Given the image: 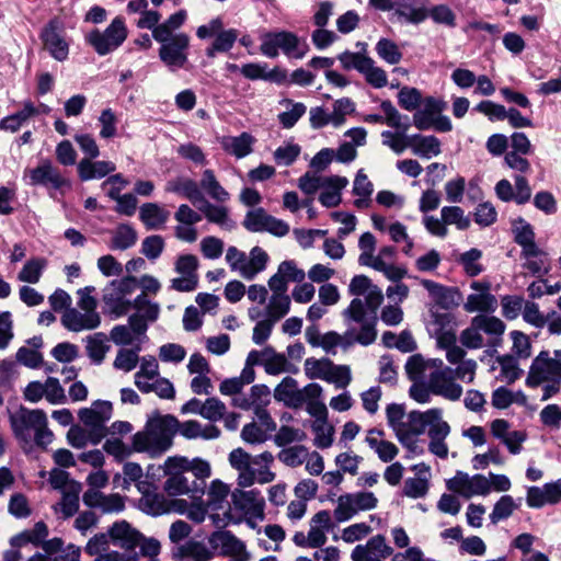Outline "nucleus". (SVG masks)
Here are the masks:
<instances>
[{
  "label": "nucleus",
  "instance_id": "f257e3e1",
  "mask_svg": "<svg viewBox=\"0 0 561 561\" xmlns=\"http://www.w3.org/2000/svg\"><path fill=\"white\" fill-rule=\"evenodd\" d=\"M179 420L171 415H154L148 419L142 431L133 436V449L157 458L167 453L173 444Z\"/></svg>",
  "mask_w": 561,
  "mask_h": 561
},
{
  "label": "nucleus",
  "instance_id": "f03ea898",
  "mask_svg": "<svg viewBox=\"0 0 561 561\" xmlns=\"http://www.w3.org/2000/svg\"><path fill=\"white\" fill-rule=\"evenodd\" d=\"M10 423L15 437L30 445L45 448L53 442L54 434L47 427V416L42 410L20 408L10 415Z\"/></svg>",
  "mask_w": 561,
  "mask_h": 561
},
{
  "label": "nucleus",
  "instance_id": "7ed1b4c3",
  "mask_svg": "<svg viewBox=\"0 0 561 561\" xmlns=\"http://www.w3.org/2000/svg\"><path fill=\"white\" fill-rule=\"evenodd\" d=\"M365 314L364 302L360 298H354L342 312L348 328L343 334H340L339 346L347 350L355 343L367 346L376 341L375 320H366Z\"/></svg>",
  "mask_w": 561,
  "mask_h": 561
},
{
  "label": "nucleus",
  "instance_id": "20e7f679",
  "mask_svg": "<svg viewBox=\"0 0 561 561\" xmlns=\"http://www.w3.org/2000/svg\"><path fill=\"white\" fill-rule=\"evenodd\" d=\"M95 290L87 286L77 290L79 296L78 309L71 308L62 312L61 324L71 332L90 331L100 327L101 316L96 311L98 300L91 296Z\"/></svg>",
  "mask_w": 561,
  "mask_h": 561
},
{
  "label": "nucleus",
  "instance_id": "39448f33",
  "mask_svg": "<svg viewBox=\"0 0 561 561\" xmlns=\"http://www.w3.org/2000/svg\"><path fill=\"white\" fill-rule=\"evenodd\" d=\"M184 467H187V459L184 457H168L163 465L164 473L168 476L163 483V490L170 496H178L192 493L193 496L204 494L206 484L191 481L185 474Z\"/></svg>",
  "mask_w": 561,
  "mask_h": 561
},
{
  "label": "nucleus",
  "instance_id": "423d86ee",
  "mask_svg": "<svg viewBox=\"0 0 561 561\" xmlns=\"http://www.w3.org/2000/svg\"><path fill=\"white\" fill-rule=\"evenodd\" d=\"M138 491L141 496L138 501V507L141 512L151 515L160 516L171 512L183 513L186 506L184 500H168L162 493L157 491L148 481L137 483Z\"/></svg>",
  "mask_w": 561,
  "mask_h": 561
},
{
  "label": "nucleus",
  "instance_id": "0eeeda50",
  "mask_svg": "<svg viewBox=\"0 0 561 561\" xmlns=\"http://www.w3.org/2000/svg\"><path fill=\"white\" fill-rule=\"evenodd\" d=\"M127 34L124 19L116 16L104 31L94 28L88 33L85 42L98 55L105 56L116 50L125 42Z\"/></svg>",
  "mask_w": 561,
  "mask_h": 561
},
{
  "label": "nucleus",
  "instance_id": "6e6552de",
  "mask_svg": "<svg viewBox=\"0 0 561 561\" xmlns=\"http://www.w3.org/2000/svg\"><path fill=\"white\" fill-rule=\"evenodd\" d=\"M279 49L290 58L301 59L308 50V45L300 42L298 36L291 32L282 31L266 34L261 44L262 54L275 58L278 56Z\"/></svg>",
  "mask_w": 561,
  "mask_h": 561
},
{
  "label": "nucleus",
  "instance_id": "1a4fd4ad",
  "mask_svg": "<svg viewBox=\"0 0 561 561\" xmlns=\"http://www.w3.org/2000/svg\"><path fill=\"white\" fill-rule=\"evenodd\" d=\"M159 48V58L171 70L184 68L187 64V49L190 47V36L185 33H175L174 36H168Z\"/></svg>",
  "mask_w": 561,
  "mask_h": 561
},
{
  "label": "nucleus",
  "instance_id": "9d476101",
  "mask_svg": "<svg viewBox=\"0 0 561 561\" xmlns=\"http://www.w3.org/2000/svg\"><path fill=\"white\" fill-rule=\"evenodd\" d=\"M561 379V363L552 360L548 351H541L529 367L526 385L530 388L541 386L546 381Z\"/></svg>",
  "mask_w": 561,
  "mask_h": 561
},
{
  "label": "nucleus",
  "instance_id": "9b49d317",
  "mask_svg": "<svg viewBox=\"0 0 561 561\" xmlns=\"http://www.w3.org/2000/svg\"><path fill=\"white\" fill-rule=\"evenodd\" d=\"M428 414L431 415L426 421V427H428L427 435L430 437L428 450L444 459L448 455V446L445 439L450 433V426L443 420V411L440 409H430Z\"/></svg>",
  "mask_w": 561,
  "mask_h": 561
},
{
  "label": "nucleus",
  "instance_id": "f8f14e48",
  "mask_svg": "<svg viewBox=\"0 0 561 561\" xmlns=\"http://www.w3.org/2000/svg\"><path fill=\"white\" fill-rule=\"evenodd\" d=\"M199 262L194 254L179 255L174 263V271L180 274L171 280V288L180 293H190L197 288Z\"/></svg>",
  "mask_w": 561,
  "mask_h": 561
},
{
  "label": "nucleus",
  "instance_id": "ddd939ff",
  "mask_svg": "<svg viewBox=\"0 0 561 561\" xmlns=\"http://www.w3.org/2000/svg\"><path fill=\"white\" fill-rule=\"evenodd\" d=\"M64 23L58 19H51L42 30L41 39L44 48L57 61H64L69 55V44L64 36Z\"/></svg>",
  "mask_w": 561,
  "mask_h": 561
},
{
  "label": "nucleus",
  "instance_id": "4468645a",
  "mask_svg": "<svg viewBox=\"0 0 561 561\" xmlns=\"http://www.w3.org/2000/svg\"><path fill=\"white\" fill-rule=\"evenodd\" d=\"M447 489L470 499L474 495H488L491 492V483L482 474L469 477L468 473L458 471L454 478L447 481Z\"/></svg>",
  "mask_w": 561,
  "mask_h": 561
},
{
  "label": "nucleus",
  "instance_id": "2eb2a0df",
  "mask_svg": "<svg viewBox=\"0 0 561 561\" xmlns=\"http://www.w3.org/2000/svg\"><path fill=\"white\" fill-rule=\"evenodd\" d=\"M428 416H431L428 410L425 412L414 410L408 413L402 427L396 436L399 443L414 453L417 448L416 438L425 432Z\"/></svg>",
  "mask_w": 561,
  "mask_h": 561
},
{
  "label": "nucleus",
  "instance_id": "dca6fc26",
  "mask_svg": "<svg viewBox=\"0 0 561 561\" xmlns=\"http://www.w3.org/2000/svg\"><path fill=\"white\" fill-rule=\"evenodd\" d=\"M455 376L450 367L431 373L428 387L432 393L442 396L450 401H457L462 394V387L454 381Z\"/></svg>",
  "mask_w": 561,
  "mask_h": 561
},
{
  "label": "nucleus",
  "instance_id": "f3484780",
  "mask_svg": "<svg viewBox=\"0 0 561 561\" xmlns=\"http://www.w3.org/2000/svg\"><path fill=\"white\" fill-rule=\"evenodd\" d=\"M209 542L215 549H219L221 554L231 558V561L250 560V553L247 551L244 542L231 531H216L210 536Z\"/></svg>",
  "mask_w": 561,
  "mask_h": 561
},
{
  "label": "nucleus",
  "instance_id": "a211bd4d",
  "mask_svg": "<svg viewBox=\"0 0 561 561\" xmlns=\"http://www.w3.org/2000/svg\"><path fill=\"white\" fill-rule=\"evenodd\" d=\"M471 289L476 293L468 295L463 309L467 312H494L497 308V300L491 294V284L489 282H472Z\"/></svg>",
  "mask_w": 561,
  "mask_h": 561
},
{
  "label": "nucleus",
  "instance_id": "6ab92c4d",
  "mask_svg": "<svg viewBox=\"0 0 561 561\" xmlns=\"http://www.w3.org/2000/svg\"><path fill=\"white\" fill-rule=\"evenodd\" d=\"M233 508L251 518H263L264 499L256 490H234L231 494Z\"/></svg>",
  "mask_w": 561,
  "mask_h": 561
},
{
  "label": "nucleus",
  "instance_id": "aec40b11",
  "mask_svg": "<svg viewBox=\"0 0 561 561\" xmlns=\"http://www.w3.org/2000/svg\"><path fill=\"white\" fill-rule=\"evenodd\" d=\"M421 284L443 309L458 307L461 302V293L456 287H446L431 279H422Z\"/></svg>",
  "mask_w": 561,
  "mask_h": 561
},
{
  "label": "nucleus",
  "instance_id": "412c9836",
  "mask_svg": "<svg viewBox=\"0 0 561 561\" xmlns=\"http://www.w3.org/2000/svg\"><path fill=\"white\" fill-rule=\"evenodd\" d=\"M393 553V549L386 542L383 535L371 537L366 545H357L352 553V561H364L367 558L386 559Z\"/></svg>",
  "mask_w": 561,
  "mask_h": 561
},
{
  "label": "nucleus",
  "instance_id": "4be33fe9",
  "mask_svg": "<svg viewBox=\"0 0 561 561\" xmlns=\"http://www.w3.org/2000/svg\"><path fill=\"white\" fill-rule=\"evenodd\" d=\"M447 104L440 99L427 96L422 101L421 106L413 114V125L419 130L431 129L432 121L440 113L444 112Z\"/></svg>",
  "mask_w": 561,
  "mask_h": 561
},
{
  "label": "nucleus",
  "instance_id": "5701e85b",
  "mask_svg": "<svg viewBox=\"0 0 561 561\" xmlns=\"http://www.w3.org/2000/svg\"><path fill=\"white\" fill-rule=\"evenodd\" d=\"M108 536L115 546L127 551L134 550L142 540V535L126 520L114 523L108 529Z\"/></svg>",
  "mask_w": 561,
  "mask_h": 561
},
{
  "label": "nucleus",
  "instance_id": "b1692460",
  "mask_svg": "<svg viewBox=\"0 0 561 561\" xmlns=\"http://www.w3.org/2000/svg\"><path fill=\"white\" fill-rule=\"evenodd\" d=\"M347 184L348 181L344 176H322L311 172L305 173L298 180V187L307 195H312L319 188H324L327 186H336L337 188H344Z\"/></svg>",
  "mask_w": 561,
  "mask_h": 561
},
{
  "label": "nucleus",
  "instance_id": "393cba45",
  "mask_svg": "<svg viewBox=\"0 0 561 561\" xmlns=\"http://www.w3.org/2000/svg\"><path fill=\"white\" fill-rule=\"evenodd\" d=\"M427 4V0H401L394 15L407 23L420 24L428 18Z\"/></svg>",
  "mask_w": 561,
  "mask_h": 561
},
{
  "label": "nucleus",
  "instance_id": "a878e982",
  "mask_svg": "<svg viewBox=\"0 0 561 561\" xmlns=\"http://www.w3.org/2000/svg\"><path fill=\"white\" fill-rule=\"evenodd\" d=\"M198 210L204 215L208 222L218 225L222 229L232 230L236 228V222L229 217V209L224 205L213 204L204 196L198 202Z\"/></svg>",
  "mask_w": 561,
  "mask_h": 561
},
{
  "label": "nucleus",
  "instance_id": "bb28decb",
  "mask_svg": "<svg viewBox=\"0 0 561 561\" xmlns=\"http://www.w3.org/2000/svg\"><path fill=\"white\" fill-rule=\"evenodd\" d=\"M274 398L291 409L302 407V397L298 388V382L289 376L285 377L274 389Z\"/></svg>",
  "mask_w": 561,
  "mask_h": 561
},
{
  "label": "nucleus",
  "instance_id": "cd10ccee",
  "mask_svg": "<svg viewBox=\"0 0 561 561\" xmlns=\"http://www.w3.org/2000/svg\"><path fill=\"white\" fill-rule=\"evenodd\" d=\"M32 185H51L54 188H60L66 183L58 170L49 161H45L37 168L30 171Z\"/></svg>",
  "mask_w": 561,
  "mask_h": 561
},
{
  "label": "nucleus",
  "instance_id": "c85d7f7f",
  "mask_svg": "<svg viewBox=\"0 0 561 561\" xmlns=\"http://www.w3.org/2000/svg\"><path fill=\"white\" fill-rule=\"evenodd\" d=\"M180 433L186 439H216L220 436V430L216 425H206L205 427L198 421L190 420L176 425V433Z\"/></svg>",
  "mask_w": 561,
  "mask_h": 561
},
{
  "label": "nucleus",
  "instance_id": "c756f323",
  "mask_svg": "<svg viewBox=\"0 0 561 561\" xmlns=\"http://www.w3.org/2000/svg\"><path fill=\"white\" fill-rule=\"evenodd\" d=\"M79 420L90 431V443L98 445L107 434L106 422L90 408H83L78 413Z\"/></svg>",
  "mask_w": 561,
  "mask_h": 561
},
{
  "label": "nucleus",
  "instance_id": "7c9ffc66",
  "mask_svg": "<svg viewBox=\"0 0 561 561\" xmlns=\"http://www.w3.org/2000/svg\"><path fill=\"white\" fill-rule=\"evenodd\" d=\"M169 217L170 213L157 203H146L139 209V219L148 230L160 229Z\"/></svg>",
  "mask_w": 561,
  "mask_h": 561
},
{
  "label": "nucleus",
  "instance_id": "2f4dec72",
  "mask_svg": "<svg viewBox=\"0 0 561 561\" xmlns=\"http://www.w3.org/2000/svg\"><path fill=\"white\" fill-rule=\"evenodd\" d=\"M165 191L180 194L191 201L194 205H197L204 196L198 184L188 178H176L168 181L165 184Z\"/></svg>",
  "mask_w": 561,
  "mask_h": 561
},
{
  "label": "nucleus",
  "instance_id": "473e14b6",
  "mask_svg": "<svg viewBox=\"0 0 561 561\" xmlns=\"http://www.w3.org/2000/svg\"><path fill=\"white\" fill-rule=\"evenodd\" d=\"M254 141V137L244 131L239 136L222 137L220 144L226 152L241 159L252 152Z\"/></svg>",
  "mask_w": 561,
  "mask_h": 561
},
{
  "label": "nucleus",
  "instance_id": "72a5a7b5",
  "mask_svg": "<svg viewBox=\"0 0 561 561\" xmlns=\"http://www.w3.org/2000/svg\"><path fill=\"white\" fill-rule=\"evenodd\" d=\"M81 491V483H71L67 491L61 492L60 502L54 505L55 512H60L64 519L72 517L79 511V495Z\"/></svg>",
  "mask_w": 561,
  "mask_h": 561
},
{
  "label": "nucleus",
  "instance_id": "f704fd0d",
  "mask_svg": "<svg viewBox=\"0 0 561 561\" xmlns=\"http://www.w3.org/2000/svg\"><path fill=\"white\" fill-rule=\"evenodd\" d=\"M116 167L111 161H95L82 159L78 164V173L82 181L101 179L115 171Z\"/></svg>",
  "mask_w": 561,
  "mask_h": 561
},
{
  "label": "nucleus",
  "instance_id": "c9c22d12",
  "mask_svg": "<svg viewBox=\"0 0 561 561\" xmlns=\"http://www.w3.org/2000/svg\"><path fill=\"white\" fill-rule=\"evenodd\" d=\"M409 140L412 152L421 158L430 159L442 152L440 141L435 136L414 135Z\"/></svg>",
  "mask_w": 561,
  "mask_h": 561
},
{
  "label": "nucleus",
  "instance_id": "e433bc0d",
  "mask_svg": "<svg viewBox=\"0 0 561 561\" xmlns=\"http://www.w3.org/2000/svg\"><path fill=\"white\" fill-rule=\"evenodd\" d=\"M202 188L211 199L217 203H226L230 199L229 192L218 182L215 172L210 169L203 171L199 182Z\"/></svg>",
  "mask_w": 561,
  "mask_h": 561
},
{
  "label": "nucleus",
  "instance_id": "4c0bfd02",
  "mask_svg": "<svg viewBox=\"0 0 561 561\" xmlns=\"http://www.w3.org/2000/svg\"><path fill=\"white\" fill-rule=\"evenodd\" d=\"M474 318V325L490 336V344L496 345L505 332V323L497 317L478 314Z\"/></svg>",
  "mask_w": 561,
  "mask_h": 561
},
{
  "label": "nucleus",
  "instance_id": "58836bf2",
  "mask_svg": "<svg viewBox=\"0 0 561 561\" xmlns=\"http://www.w3.org/2000/svg\"><path fill=\"white\" fill-rule=\"evenodd\" d=\"M103 301L107 312L114 318L125 316L133 308V301L125 299L110 286L104 289Z\"/></svg>",
  "mask_w": 561,
  "mask_h": 561
},
{
  "label": "nucleus",
  "instance_id": "ea45409f",
  "mask_svg": "<svg viewBox=\"0 0 561 561\" xmlns=\"http://www.w3.org/2000/svg\"><path fill=\"white\" fill-rule=\"evenodd\" d=\"M137 231L129 224H119L113 231L110 248L112 250H127L137 242Z\"/></svg>",
  "mask_w": 561,
  "mask_h": 561
},
{
  "label": "nucleus",
  "instance_id": "a19ab883",
  "mask_svg": "<svg viewBox=\"0 0 561 561\" xmlns=\"http://www.w3.org/2000/svg\"><path fill=\"white\" fill-rule=\"evenodd\" d=\"M38 114L37 108L31 101H26L21 111L9 115L0 121V129L16 131L30 117Z\"/></svg>",
  "mask_w": 561,
  "mask_h": 561
},
{
  "label": "nucleus",
  "instance_id": "79ce46f5",
  "mask_svg": "<svg viewBox=\"0 0 561 561\" xmlns=\"http://www.w3.org/2000/svg\"><path fill=\"white\" fill-rule=\"evenodd\" d=\"M238 38V31L234 28L222 30L216 35L214 42L206 48V56L214 58L217 53L229 51Z\"/></svg>",
  "mask_w": 561,
  "mask_h": 561
},
{
  "label": "nucleus",
  "instance_id": "37998d69",
  "mask_svg": "<svg viewBox=\"0 0 561 561\" xmlns=\"http://www.w3.org/2000/svg\"><path fill=\"white\" fill-rule=\"evenodd\" d=\"M186 20V11L180 10L171 14L167 21L154 27L153 38L157 42H164L168 36H174L173 31L180 28Z\"/></svg>",
  "mask_w": 561,
  "mask_h": 561
},
{
  "label": "nucleus",
  "instance_id": "c03bdc74",
  "mask_svg": "<svg viewBox=\"0 0 561 561\" xmlns=\"http://www.w3.org/2000/svg\"><path fill=\"white\" fill-rule=\"evenodd\" d=\"M380 108L385 113V123L402 134H405L410 128V119L408 116L402 115L389 100H385L380 104Z\"/></svg>",
  "mask_w": 561,
  "mask_h": 561
},
{
  "label": "nucleus",
  "instance_id": "a18cd8bd",
  "mask_svg": "<svg viewBox=\"0 0 561 561\" xmlns=\"http://www.w3.org/2000/svg\"><path fill=\"white\" fill-rule=\"evenodd\" d=\"M267 261V253L262 248L254 247L250 251V256L247 260V268L242 271V277L253 279L257 273L265 270Z\"/></svg>",
  "mask_w": 561,
  "mask_h": 561
},
{
  "label": "nucleus",
  "instance_id": "49530a36",
  "mask_svg": "<svg viewBox=\"0 0 561 561\" xmlns=\"http://www.w3.org/2000/svg\"><path fill=\"white\" fill-rule=\"evenodd\" d=\"M282 103L290 106V108L278 114V122L284 128L289 129L305 115L307 107L304 103H295L289 99L284 100Z\"/></svg>",
  "mask_w": 561,
  "mask_h": 561
},
{
  "label": "nucleus",
  "instance_id": "de8ad7c7",
  "mask_svg": "<svg viewBox=\"0 0 561 561\" xmlns=\"http://www.w3.org/2000/svg\"><path fill=\"white\" fill-rule=\"evenodd\" d=\"M332 363L329 358L317 359L309 357L305 360V374L310 379L327 380L330 369H332Z\"/></svg>",
  "mask_w": 561,
  "mask_h": 561
},
{
  "label": "nucleus",
  "instance_id": "09e8293b",
  "mask_svg": "<svg viewBox=\"0 0 561 561\" xmlns=\"http://www.w3.org/2000/svg\"><path fill=\"white\" fill-rule=\"evenodd\" d=\"M180 553L182 557L190 558L193 561H210L214 557V553L205 543L194 540L181 546Z\"/></svg>",
  "mask_w": 561,
  "mask_h": 561
},
{
  "label": "nucleus",
  "instance_id": "8fccbe9b",
  "mask_svg": "<svg viewBox=\"0 0 561 561\" xmlns=\"http://www.w3.org/2000/svg\"><path fill=\"white\" fill-rule=\"evenodd\" d=\"M360 73L365 77L366 82L376 89L383 88L388 83L386 71L377 67L375 60L370 57Z\"/></svg>",
  "mask_w": 561,
  "mask_h": 561
},
{
  "label": "nucleus",
  "instance_id": "3c124183",
  "mask_svg": "<svg viewBox=\"0 0 561 561\" xmlns=\"http://www.w3.org/2000/svg\"><path fill=\"white\" fill-rule=\"evenodd\" d=\"M481 257L482 252L479 249L472 248L460 254L458 263L462 265L468 276L474 277L483 272V266L479 263Z\"/></svg>",
  "mask_w": 561,
  "mask_h": 561
},
{
  "label": "nucleus",
  "instance_id": "603ef678",
  "mask_svg": "<svg viewBox=\"0 0 561 561\" xmlns=\"http://www.w3.org/2000/svg\"><path fill=\"white\" fill-rule=\"evenodd\" d=\"M501 367L499 378L507 383H513L520 376L518 363L513 355H502L496 357Z\"/></svg>",
  "mask_w": 561,
  "mask_h": 561
},
{
  "label": "nucleus",
  "instance_id": "864d4df0",
  "mask_svg": "<svg viewBox=\"0 0 561 561\" xmlns=\"http://www.w3.org/2000/svg\"><path fill=\"white\" fill-rule=\"evenodd\" d=\"M290 309V298L288 295H272L266 306V314L274 321L285 317Z\"/></svg>",
  "mask_w": 561,
  "mask_h": 561
},
{
  "label": "nucleus",
  "instance_id": "5fc2aeb1",
  "mask_svg": "<svg viewBox=\"0 0 561 561\" xmlns=\"http://www.w3.org/2000/svg\"><path fill=\"white\" fill-rule=\"evenodd\" d=\"M139 352L140 346H136L135 348L119 350L113 364L114 367L125 373L131 371L137 367L139 363Z\"/></svg>",
  "mask_w": 561,
  "mask_h": 561
},
{
  "label": "nucleus",
  "instance_id": "6e6d98bb",
  "mask_svg": "<svg viewBox=\"0 0 561 561\" xmlns=\"http://www.w3.org/2000/svg\"><path fill=\"white\" fill-rule=\"evenodd\" d=\"M133 308L148 322H154L160 312V306L157 302L150 301L145 293H141L134 299Z\"/></svg>",
  "mask_w": 561,
  "mask_h": 561
},
{
  "label": "nucleus",
  "instance_id": "4d7b16f0",
  "mask_svg": "<svg viewBox=\"0 0 561 561\" xmlns=\"http://www.w3.org/2000/svg\"><path fill=\"white\" fill-rule=\"evenodd\" d=\"M45 265L46 262L43 259L27 261L18 275L19 280L30 284L38 283Z\"/></svg>",
  "mask_w": 561,
  "mask_h": 561
},
{
  "label": "nucleus",
  "instance_id": "13d9d810",
  "mask_svg": "<svg viewBox=\"0 0 561 561\" xmlns=\"http://www.w3.org/2000/svg\"><path fill=\"white\" fill-rule=\"evenodd\" d=\"M440 215L444 224L455 225L460 230L470 226V219L465 216L463 210L458 206H445L442 208Z\"/></svg>",
  "mask_w": 561,
  "mask_h": 561
},
{
  "label": "nucleus",
  "instance_id": "bf43d9fd",
  "mask_svg": "<svg viewBox=\"0 0 561 561\" xmlns=\"http://www.w3.org/2000/svg\"><path fill=\"white\" fill-rule=\"evenodd\" d=\"M263 365L265 371L270 375H277L285 369L287 363L283 354H278L273 347L267 346L263 350Z\"/></svg>",
  "mask_w": 561,
  "mask_h": 561
},
{
  "label": "nucleus",
  "instance_id": "052dcab7",
  "mask_svg": "<svg viewBox=\"0 0 561 561\" xmlns=\"http://www.w3.org/2000/svg\"><path fill=\"white\" fill-rule=\"evenodd\" d=\"M376 51L381 59L390 65L398 64L402 58V53L398 45L388 38H380L378 41Z\"/></svg>",
  "mask_w": 561,
  "mask_h": 561
},
{
  "label": "nucleus",
  "instance_id": "680f3d73",
  "mask_svg": "<svg viewBox=\"0 0 561 561\" xmlns=\"http://www.w3.org/2000/svg\"><path fill=\"white\" fill-rule=\"evenodd\" d=\"M364 302L365 307V319L366 320H375V324L377 323V310L383 301V295L381 289L378 286H374L368 293L365 295Z\"/></svg>",
  "mask_w": 561,
  "mask_h": 561
},
{
  "label": "nucleus",
  "instance_id": "e2e57ef3",
  "mask_svg": "<svg viewBox=\"0 0 561 561\" xmlns=\"http://www.w3.org/2000/svg\"><path fill=\"white\" fill-rule=\"evenodd\" d=\"M226 404L216 397L207 398L203 402L201 416L209 422L220 421L226 414Z\"/></svg>",
  "mask_w": 561,
  "mask_h": 561
},
{
  "label": "nucleus",
  "instance_id": "0e129e2a",
  "mask_svg": "<svg viewBox=\"0 0 561 561\" xmlns=\"http://www.w3.org/2000/svg\"><path fill=\"white\" fill-rule=\"evenodd\" d=\"M228 494V485L219 480H214L208 490V507L213 511L222 508V504L226 502Z\"/></svg>",
  "mask_w": 561,
  "mask_h": 561
},
{
  "label": "nucleus",
  "instance_id": "69168bd1",
  "mask_svg": "<svg viewBox=\"0 0 561 561\" xmlns=\"http://www.w3.org/2000/svg\"><path fill=\"white\" fill-rule=\"evenodd\" d=\"M516 508L517 506L513 497L511 495H503L494 504L493 511L490 514L491 523L495 525L499 522L508 518Z\"/></svg>",
  "mask_w": 561,
  "mask_h": 561
},
{
  "label": "nucleus",
  "instance_id": "338daca9",
  "mask_svg": "<svg viewBox=\"0 0 561 561\" xmlns=\"http://www.w3.org/2000/svg\"><path fill=\"white\" fill-rule=\"evenodd\" d=\"M422 101V94L416 88L403 87L398 93L399 105L410 112H416Z\"/></svg>",
  "mask_w": 561,
  "mask_h": 561
},
{
  "label": "nucleus",
  "instance_id": "774afa93",
  "mask_svg": "<svg viewBox=\"0 0 561 561\" xmlns=\"http://www.w3.org/2000/svg\"><path fill=\"white\" fill-rule=\"evenodd\" d=\"M368 446L377 454L378 458L383 462L392 461L399 454L398 447L389 440L370 439Z\"/></svg>",
  "mask_w": 561,
  "mask_h": 561
}]
</instances>
